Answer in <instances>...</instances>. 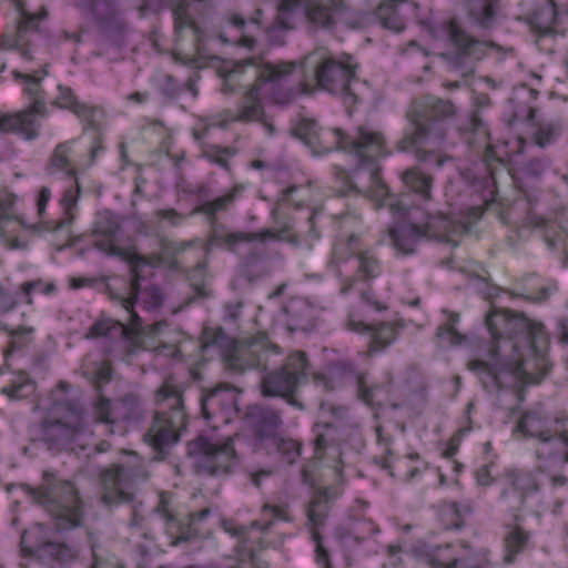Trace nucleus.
Instances as JSON below:
<instances>
[{"label":"nucleus","instance_id":"nucleus-1","mask_svg":"<svg viewBox=\"0 0 568 568\" xmlns=\"http://www.w3.org/2000/svg\"><path fill=\"white\" fill-rule=\"evenodd\" d=\"M486 326L491 336L489 361L468 363L485 388L524 390L548 375L549 337L541 323L524 313L493 307Z\"/></svg>","mask_w":568,"mask_h":568},{"label":"nucleus","instance_id":"nucleus-2","mask_svg":"<svg viewBox=\"0 0 568 568\" xmlns=\"http://www.w3.org/2000/svg\"><path fill=\"white\" fill-rule=\"evenodd\" d=\"M308 376L312 378V385L316 388L333 390L344 386L342 379L351 378L358 383V390H369L364 387L363 379L355 374L351 364L334 363L327 367L326 372L308 373L306 354L303 352L291 354L281 367L264 376L262 390H296L303 386Z\"/></svg>","mask_w":568,"mask_h":568},{"label":"nucleus","instance_id":"nucleus-3","mask_svg":"<svg viewBox=\"0 0 568 568\" xmlns=\"http://www.w3.org/2000/svg\"><path fill=\"white\" fill-rule=\"evenodd\" d=\"M455 114L456 108L449 100L427 95L414 102L406 113L409 125L397 141L396 150H408L417 143L443 142Z\"/></svg>","mask_w":568,"mask_h":568},{"label":"nucleus","instance_id":"nucleus-4","mask_svg":"<svg viewBox=\"0 0 568 568\" xmlns=\"http://www.w3.org/2000/svg\"><path fill=\"white\" fill-rule=\"evenodd\" d=\"M23 490L44 507L54 520L57 530H69L82 525V500L71 481L58 479L53 473L44 471L38 488L23 485Z\"/></svg>","mask_w":568,"mask_h":568},{"label":"nucleus","instance_id":"nucleus-5","mask_svg":"<svg viewBox=\"0 0 568 568\" xmlns=\"http://www.w3.org/2000/svg\"><path fill=\"white\" fill-rule=\"evenodd\" d=\"M239 435L219 438L213 434H199L187 443V456L196 474L211 477L232 475L241 464L235 448Z\"/></svg>","mask_w":568,"mask_h":568},{"label":"nucleus","instance_id":"nucleus-6","mask_svg":"<svg viewBox=\"0 0 568 568\" xmlns=\"http://www.w3.org/2000/svg\"><path fill=\"white\" fill-rule=\"evenodd\" d=\"M305 71L312 72V81L320 89L344 95L346 102H356L349 82L356 75L357 65L346 53L334 58L328 49L317 48L300 62Z\"/></svg>","mask_w":568,"mask_h":568},{"label":"nucleus","instance_id":"nucleus-7","mask_svg":"<svg viewBox=\"0 0 568 568\" xmlns=\"http://www.w3.org/2000/svg\"><path fill=\"white\" fill-rule=\"evenodd\" d=\"M155 402L158 412L143 440L164 458L180 440V434L186 425V414L182 393H156Z\"/></svg>","mask_w":568,"mask_h":568},{"label":"nucleus","instance_id":"nucleus-8","mask_svg":"<svg viewBox=\"0 0 568 568\" xmlns=\"http://www.w3.org/2000/svg\"><path fill=\"white\" fill-rule=\"evenodd\" d=\"M84 406L74 400H57L41 424L42 440L50 449L69 447L88 429Z\"/></svg>","mask_w":568,"mask_h":568},{"label":"nucleus","instance_id":"nucleus-9","mask_svg":"<svg viewBox=\"0 0 568 568\" xmlns=\"http://www.w3.org/2000/svg\"><path fill=\"white\" fill-rule=\"evenodd\" d=\"M345 10V0H282L276 23L290 30L294 27L295 17L302 13L312 30H329Z\"/></svg>","mask_w":568,"mask_h":568},{"label":"nucleus","instance_id":"nucleus-10","mask_svg":"<svg viewBox=\"0 0 568 568\" xmlns=\"http://www.w3.org/2000/svg\"><path fill=\"white\" fill-rule=\"evenodd\" d=\"M16 79H23L26 91L32 99V102L24 109L12 114L0 116V131L4 133H14L26 140H36L40 135L41 120L48 116V108L42 97H40L41 78L37 74H23L13 71Z\"/></svg>","mask_w":568,"mask_h":568},{"label":"nucleus","instance_id":"nucleus-11","mask_svg":"<svg viewBox=\"0 0 568 568\" xmlns=\"http://www.w3.org/2000/svg\"><path fill=\"white\" fill-rule=\"evenodd\" d=\"M515 432L540 443L557 439L562 447V463L568 464V414L565 412L557 413L551 418L542 404H536L523 413Z\"/></svg>","mask_w":568,"mask_h":568},{"label":"nucleus","instance_id":"nucleus-12","mask_svg":"<svg viewBox=\"0 0 568 568\" xmlns=\"http://www.w3.org/2000/svg\"><path fill=\"white\" fill-rule=\"evenodd\" d=\"M339 491L336 487L327 486L314 491L311 500L307 503L306 527L310 537L314 544V560L320 568H335L332 564L331 552L325 544L321 529L325 526L332 509V503L338 497Z\"/></svg>","mask_w":568,"mask_h":568},{"label":"nucleus","instance_id":"nucleus-13","mask_svg":"<svg viewBox=\"0 0 568 568\" xmlns=\"http://www.w3.org/2000/svg\"><path fill=\"white\" fill-rule=\"evenodd\" d=\"M149 477V470L142 465L113 464L102 468L99 473L102 486L101 501L106 506L131 503L134 498L132 488L139 483L146 481Z\"/></svg>","mask_w":568,"mask_h":568},{"label":"nucleus","instance_id":"nucleus-14","mask_svg":"<svg viewBox=\"0 0 568 568\" xmlns=\"http://www.w3.org/2000/svg\"><path fill=\"white\" fill-rule=\"evenodd\" d=\"M447 36L455 48L449 54V63L464 77L474 74L477 62L487 54L489 48L501 51L499 44L470 36L454 19L447 23Z\"/></svg>","mask_w":568,"mask_h":568},{"label":"nucleus","instance_id":"nucleus-15","mask_svg":"<svg viewBox=\"0 0 568 568\" xmlns=\"http://www.w3.org/2000/svg\"><path fill=\"white\" fill-rule=\"evenodd\" d=\"M80 6L91 14L102 40L116 47L125 43L130 26L115 0H81Z\"/></svg>","mask_w":568,"mask_h":568},{"label":"nucleus","instance_id":"nucleus-16","mask_svg":"<svg viewBox=\"0 0 568 568\" xmlns=\"http://www.w3.org/2000/svg\"><path fill=\"white\" fill-rule=\"evenodd\" d=\"M334 133L338 146L355 155L361 165H373L378 159L389 154L385 135L369 126H357L351 135L341 130H335Z\"/></svg>","mask_w":568,"mask_h":568},{"label":"nucleus","instance_id":"nucleus-17","mask_svg":"<svg viewBox=\"0 0 568 568\" xmlns=\"http://www.w3.org/2000/svg\"><path fill=\"white\" fill-rule=\"evenodd\" d=\"M290 222L280 225L278 229H264L260 232L230 231L223 225L212 229L209 242L210 245L223 247L230 252H237L240 245L250 242H265L267 240H282L285 234L292 231Z\"/></svg>","mask_w":568,"mask_h":568},{"label":"nucleus","instance_id":"nucleus-18","mask_svg":"<svg viewBox=\"0 0 568 568\" xmlns=\"http://www.w3.org/2000/svg\"><path fill=\"white\" fill-rule=\"evenodd\" d=\"M144 410L139 398L129 393L119 400L100 395L93 405V417L97 423L115 424L118 422H136L143 418Z\"/></svg>","mask_w":568,"mask_h":568},{"label":"nucleus","instance_id":"nucleus-19","mask_svg":"<svg viewBox=\"0 0 568 568\" xmlns=\"http://www.w3.org/2000/svg\"><path fill=\"white\" fill-rule=\"evenodd\" d=\"M212 346L223 351V359L227 369L243 373L246 368L257 367L258 361L251 356L247 349H240L236 343L229 338L223 329H205L201 343V351L204 352Z\"/></svg>","mask_w":568,"mask_h":568},{"label":"nucleus","instance_id":"nucleus-20","mask_svg":"<svg viewBox=\"0 0 568 568\" xmlns=\"http://www.w3.org/2000/svg\"><path fill=\"white\" fill-rule=\"evenodd\" d=\"M122 225L118 215L109 210L99 211L91 225L90 235L93 246L100 252L112 255H123V247L119 246Z\"/></svg>","mask_w":568,"mask_h":568},{"label":"nucleus","instance_id":"nucleus-21","mask_svg":"<svg viewBox=\"0 0 568 568\" xmlns=\"http://www.w3.org/2000/svg\"><path fill=\"white\" fill-rule=\"evenodd\" d=\"M245 416L250 420L254 437L258 443L271 447L280 437V429L283 423L280 415L274 410L260 406H250Z\"/></svg>","mask_w":568,"mask_h":568},{"label":"nucleus","instance_id":"nucleus-22","mask_svg":"<svg viewBox=\"0 0 568 568\" xmlns=\"http://www.w3.org/2000/svg\"><path fill=\"white\" fill-rule=\"evenodd\" d=\"M519 515H514L513 523L504 525L503 534V561L514 564L517 557L531 548V534L519 524Z\"/></svg>","mask_w":568,"mask_h":568},{"label":"nucleus","instance_id":"nucleus-23","mask_svg":"<svg viewBox=\"0 0 568 568\" xmlns=\"http://www.w3.org/2000/svg\"><path fill=\"white\" fill-rule=\"evenodd\" d=\"M41 21L36 18L17 20L13 27L7 28L1 37L0 48L17 50L26 60H32L30 47V32H38Z\"/></svg>","mask_w":568,"mask_h":568},{"label":"nucleus","instance_id":"nucleus-24","mask_svg":"<svg viewBox=\"0 0 568 568\" xmlns=\"http://www.w3.org/2000/svg\"><path fill=\"white\" fill-rule=\"evenodd\" d=\"M260 91L261 87L258 84H253L245 91L240 104V111L233 118V121L243 123L260 122L268 134H274L275 126L266 118Z\"/></svg>","mask_w":568,"mask_h":568},{"label":"nucleus","instance_id":"nucleus-25","mask_svg":"<svg viewBox=\"0 0 568 568\" xmlns=\"http://www.w3.org/2000/svg\"><path fill=\"white\" fill-rule=\"evenodd\" d=\"M79 192L80 185L78 182L77 191H74L72 187L67 189L62 199L60 200V204L63 209V215L54 221H41L32 224L31 227L33 229V232L41 234L43 232L58 233L67 230L74 221V214L72 210L77 205Z\"/></svg>","mask_w":568,"mask_h":568},{"label":"nucleus","instance_id":"nucleus-26","mask_svg":"<svg viewBox=\"0 0 568 568\" xmlns=\"http://www.w3.org/2000/svg\"><path fill=\"white\" fill-rule=\"evenodd\" d=\"M347 327L356 333L369 334L372 337L369 344L372 352H379L385 349L388 345L395 342L397 334L394 325L390 323H379L378 325H373L351 318L347 323Z\"/></svg>","mask_w":568,"mask_h":568},{"label":"nucleus","instance_id":"nucleus-27","mask_svg":"<svg viewBox=\"0 0 568 568\" xmlns=\"http://www.w3.org/2000/svg\"><path fill=\"white\" fill-rule=\"evenodd\" d=\"M399 179L404 187L415 194L424 202L433 200L434 178L432 174L424 172L419 166L413 165L405 169Z\"/></svg>","mask_w":568,"mask_h":568},{"label":"nucleus","instance_id":"nucleus-28","mask_svg":"<svg viewBox=\"0 0 568 568\" xmlns=\"http://www.w3.org/2000/svg\"><path fill=\"white\" fill-rule=\"evenodd\" d=\"M419 226L424 237L446 242L450 241V234L462 232L464 229L459 222L444 214L429 215Z\"/></svg>","mask_w":568,"mask_h":568},{"label":"nucleus","instance_id":"nucleus-29","mask_svg":"<svg viewBox=\"0 0 568 568\" xmlns=\"http://www.w3.org/2000/svg\"><path fill=\"white\" fill-rule=\"evenodd\" d=\"M468 19L480 29H490L499 9L498 0H468L465 4Z\"/></svg>","mask_w":568,"mask_h":568},{"label":"nucleus","instance_id":"nucleus-30","mask_svg":"<svg viewBox=\"0 0 568 568\" xmlns=\"http://www.w3.org/2000/svg\"><path fill=\"white\" fill-rule=\"evenodd\" d=\"M393 246L404 255L413 254L423 233L418 224L409 223L388 230Z\"/></svg>","mask_w":568,"mask_h":568},{"label":"nucleus","instance_id":"nucleus-31","mask_svg":"<svg viewBox=\"0 0 568 568\" xmlns=\"http://www.w3.org/2000/svg\"><path fill=\"white\" fill-rule=\"evenodd\" d=\"M361 250V241L357 235L349 234L346 237L338 239L334 243L332 254L327 263L328 268L341 275V264L348 261L352 256L357 257Z\"/></svg>","mask_w":568,"mask_h":568},{"label":"nucleus","instance_id":"nucleus-32","mask_svg":"<svg viewBox=\"0 0 568 568\" xmlns=\"http://www.w3.org/2000/svg\"><path fill=\"white\" fill-rule=\"evenodd\" d=\"M505 476L515 491V503L511 505L515 509L523 506L526 495L538 490L537 480L529 471L509 469L505 473Z\"/></svg>","mask_w":568,"mask_h":568},{"label":"nucleus","instance_id":"nucleus-33","mask_svg":"<svg viewBox=\"0 0 568 568\" xmlns=\"http://www.w3.org/2000/svg\"><path fill=\"white\" fill-rule=\"evenodd\" d=\"M241 274L250 282L258 281L272 272L268 256L263 251H252L244 256L240 265Z\"/></svg>","mask_w":568,"mask_h":568},{"label":"nucleus","instance_id":"nucleus-34","mask_svg":"<svg viewBox=\"0 0 568 568\" xmlns=\"http://www.w3.org/2000/svg\"><path fill=\"white\" fill-rule=\"evenodd\" d=\"M58 89L59 95L55 98L53 104L62 109L71 110L80 119L92 124L97 109L84 103H80L70 88L59 85Z\"/></svg>","mask_w":568,"mask_h":568},{"label":"nucleus","instance_id":"nucleus-35","mask_svg":"<svg viewBox=\"0 0 568 568\" xmlns=\"http://www.w3.org/2000/svg\"><path fill=\"white\" fill-rule=\"evenodd\" d=\"M40 534V528H33L24 531L21 537V551L26 555H33L38 551L44 550L48 554L54 556L57 559H62L69 551V549L61 544H54L51 541L31 542V538Z\"/></svg>","mask_w":568,"mask_h":568},{"label":"nucleus","instance_id":"nucleus-36","mask_svg":"<svg viewBox=\"0 0 568 568\" xmlns=\"http://www.w3.org/2000/svg\"><path fill=\"white\" fill-rule=\"evenodd\" d=\"M295 68V62H263L256 67L254 75L262 83H281Z\"/></svg>","mask_w":568,"mask_h":568},{"label":"nucleus","instance_id":"nucleus-37","mask_svg":"<svg viewBox=\"0 0 568 568\" xmlns=\"http://www.w3.org/2000/svg\"><path fill=\"white\" fill-rule=\"evenodd\" d=\"M402 2L404 0H385L377 8L376 18L385 29L394 32L405 29V21L397 10V4Z\"/></svg>","mask_w":568,"mask_h":568},{"label":"nucleus","instance_id":"nucleus-38","mask_svg":"<svg viewBox=\"0 0 568 568\" xmlns=\"http://www.w3.org/2000/svg\"><path fill=\"white\" fill-rule=\"evenodd\" d=\"M17 201L16 194L12 192H9L6 189H0V235H6L8 233L7 225L11 223L12 221H17L19 224H21L26 229H30L33 231L31 225H28L24 223V221L16 216L12 213V207Z\"/></svg>","mask_w":568,"mask_h":568},{"label":"nucleus","instance_id":"nucleus-39","mask_svg":"<svg viewBox=\"0 0 568 568\" xmlns=\"http://www.w3.org/2000/svg\"><path fill=\"white\" fill-rule=\"evenodd\" d=\"M243 191L244 185L236 184L226 194L202 203L196 212L214 217L216 213L227 210Z\"/></svg>","mask_w":568,"mask_h":568},{"label":"nucleus","instance_id":"nucleus-40","mask_svg":"<svg viewBox=\"0 0 568 568\" xmlns=\"http://www.w3.org/2000/svg\"><path fill=\"white\" fill-rule=\"evenodd\" d=\"M313 432L315 433L314 447L316 455L327 446L337 444L341 438L339 426L333 422L316 423Z\"/></svg>","mask_w":568,"mask_h":568},{"label":"nucleus","instance_id":"nucleus-41","mask_svg":"<svg viewBox=\"0 0 568 568\" xmlns=\"http://www.w3.org/2000/svg\"><path fill=\"white\" fill-rule=\"evenodd\" d=\"M427 143H417L408 150H399L400 152H414L417 162L419 163H433L435 168L440 169L447 162H450L453 158L443 152L427 149Z\"/></svg>","mask_w":568,"mask_h":568},{"label":"nucleus","instance_id":"nucleus-42","mask_svg":"<svg viewBox=\"0 0 568 568\" xmlns=\"http://www.w3.org/2000/svg\"><path fill=\"white\" fill-rule=\"evenodd\" d=\"M128 328L120 322H113L111 320H102L95 322L87 333L88 338L94 337H120L125 338Z\"/></svg>","mask_w":568,"mask_h":568},{"label":"nucleus","instance_id":"nucleus-43","mask_svg":"<svg viewBox=\"0 0 568 568\" xmlns=\"http://www.w3.org/2000/svg\"><path fill=\"white\" fill-rule=\"evenodd\" d=\"M458 321L459 314L450 313L448 321L437 328L436 336L443 346L460 345L466 339L455 327Z\"/></svg>","mask_w":568,"mask_h":568},{"label":"nucleus","instance_id":"nucleus-44","mask_svg":"<svg viewBox=\"0 0 568 568\" xmlns=\"http://www.w3.org/2000/svg\"><path fill=\"white\" fill-rule=\"evenodd\" d=\"M357 275L362 280L375 278L381 274V263L372 251L361 250L357 255Z\"/></svg>","mask_w":568,"mask_h":568},{"label":"nucleus","instance_id":"nucleus-45","mask_svg":"<svg viewBox=\"0 0 568 568\" xmlns=\"http://www.w3.org/2000/svg\"><path fill=\"white\" fill-rule=\"evenodd\" d=\"M281 455L282 462L292 465L301 456L302 444L292 438L278 437L271 446Z\"/></svg>","mask_w":568,"mask_h":568},{"label":"nucleus","instance_id":"nucleus-46","mask_svg":"<svg viewBox=\"0 0 568 568\" xmlns=\"http://www.w3.org/2000/svg\"><path fill=\"white\" fill-rule=\"evenodd\" d=\"M313 91L312 84L305 79L297 87L290 88L287 90H275L272 94L274 103L280 105H286L296 100L302 94H307Z\"/></svg>","mask_w":568,"mask_h":568},{"label":"nucleus","instance_id":"nucleus-47","mask_svg":"<svg viewBox=\"0 0 568 568\" xmlns=\"http://www.w3.org/2000/svg\"><path fill=\"white\" fill-rule=\"evenodd\" d=\"M32 333V327L24 326H19L16 329L9 331L10 342L4 352V355L8 357L9 355L17 351H22L27 348L32 341L30 337Z\"/></svg>","mask_w":568,"mask_h":568},{"label":"nucleus","instance_id":"nucleus-48","mask_svg":"<svg viewBox=\"0 0 568 568\" xmlns=\"http://www.w3.org/2000/svg\"><path fill=\"white\" fill-rule=\"evenodd\" d=\"M527 223L534 229L542 230V236L549 250H555L557 247V232L554 223H550L542 216L537 215H530L527 219Z\"/></svg>","mask_w":568,"mask_h":568},{"label":"nucleus","instance_id":"nucleus-49","mask_svg":"<svg viewBox=\"0 0 568 568\" xmlns=\"http://www.w3.org/2000/svg\"><path fill=\"white\" fill-rule=\"evenodd\" d=\"M320 416L326 422H333L341 427V423L346 422L348 418V408L343 405H337L331 402H322L320 404Z\"/></svg>","mask_w":568,"mask_h":568},{"label":"nucleus","instance_id":"nucleus-50","mask_svg":"<svg viewBox=\"0 0 568 568\" xmlns=\"http://www.w3.org/2000/svg\"><path fill=\"white\" fill-rule=\"evenodd\" d=\"M253 65L252 60H244L234 63L231 68H223L224 84L222 88L223 93H232L235 91L236 78L244 73L246 67Z\"/></svg>","mask_w":568,"mask_h":568},{"label":"nucleus","instance_id":"nucleus-51","mask_svg":"<svg viewBox=\"0 0 568 568\" xmlns=\"http://www.w3.org/2000/svg\"><path fill=\"white\" fill-rule=\"evenodd\" d=\"M235 153L236 151L232 148H222L219 145H209L203 151V155L207 161L227 171L230 170L229 158L235 155Z\"/></svg>","mask_w":568,"mask_h":568},{"label":"nucleus","instance_id":"nucleus-52","mask_svg":"<svg viewBox=\"0 0 568 568\" xmlns=\"http://www.w3.org/2000/svg\"><path fill=\"white\" fill-rule=\"evenodd\" d=\"M71 151V143L70 142H63V143H59L50 160H49V163H48V166H47V170L50 172V173H53L58 170H62L64 169L65 166H68L69 164V153Z\"/></svg>","mask_w":568,"mask_h":568},{"label":"nucleus","instance_id":"nucleus-53","mask_svg":"<svg viewBox=\"0 0 568 568\" xmlns=\"http://www.w3.org/2000/svg\"><path fill=\"white\" fill-rule=\"evenodd\" d=\"M123 252H124L123 255H115V256L120 257L121 260H123L130 264L131 278H135V276H136V280H141L139 266L140 265H152L153 262L151 261L150 257L142 256L133 250L123 248Z\"/></svg>","mask_w":568,"mask_h":568},{"label":"nucleus","instance_id":"nucleus-54","mask_svg":"<svg viewBox=\"0 0 568 568\" xmlns=\"http://www.w3.org/2000/svg\"><path fill=\"white\" fill-rule=\"evenodd\" d=\"M114 377V369L110 362H101L92 374V384L97 390L105 387Z\"/></svg>","mask_w":568,"mask_h":568},{"label":"nucleus","instance_id":"nucleus-55","mask_svg":"<svg viewBox=\"0 0 568 568\" xmlns=\"http://www.w3.org/2000/svg\"><path fill=\"white\" fill-rule=\"evenodd\" d=\"M20 291L24 296L27 304H32L31 294L33 292H41L43 294H51L55 291L53 283H44L41 280L24 282L20 286Z\"/></svg>","mask_w":568,"mask_h":568},{"label":"nucleus","instance_id":"nucleus-56","mask_svg":"<svg viewBox=\"0 0 568 568\" xmlns=\"http://www.w3.org/2000/svg\"><path fill=\"white\" fill-rule=\"evenodd\" d=\"M293 134L305 144L311 145L316 135V122L308 119H302L293 129Z\"/></svg>","mask_w":568,"mask_h":568},{"label":"nucleus","instance_id":"nucleus-57","mask_svg":"<svg viewBox=\"0 0 568 568\" xmlns=\"http://www.w3.org/2000/svg\"><path fill=\"white\" fill-rule=\"evenodd\" d=\"M468 130H470L475 135V139H471L470 136L465 135L464 139L468 144H474L477 141L486 142V140L489 136L488 131L485 128L481 119L476 114H474L471 116L469 124H468Z\"/></svg>","mask_w":568,"mask_h":568},{"label":"nucleus","instance_id":"nucleus-58","mask_svg":"<svg viewBox=\"0 0 568 568\" xmlns=\"http://www.w3.org/2000/svg\"><path fill=\"white\" fill-rule=\"evenodd\" d=\"M205 274V265L202 263H199L191 272V280L193 281V288L195 292V295L197 297H207L210 296V292L206 290V286L203 282Z\"/></svg>","mask_w":568,"mask_h":568},{"label":"nucleus","instance_id":"nucleus-59","mask_svg":"<svg viewBox=\"0 0 568 568\" xmlns=\"http://www.w3.org/2000/svg\"><path fill=\"white\" fill-rule=\"evenodd\" d=\"M140 293V280L131 278L129 283V296L126 297H119V301L123 308H125L126 312H129L133 317L138 318V315L133 313V306L135 302L138 301V296Z\"/></svg>","mask_w":568,"mask_h":568},{"label":"nucleus","instance_id":"nucleus-60","mask_svg":"<svg viewBox=\"0 0 568 568\" xmlns=\"http://www.w3.org/2000/svg\"><path fill=\"white\" fill-rule=\"evenodd\" d=\"M558 134L557 128L551 123H544L535 132V141L539 146L551 143Z\"/></svg>","mask_w":568,"mask_h":568},{"label":"nucleus","instance_id":"nucleus-61","mask_svg":"<svg viewBox=\"0 0 568 568\" xmlns=\"http://www.w3.org/2000/svg\"><path fill=\"white\" fill-rule=\"evenodd\" d=\"M298 305L296 303H291L286 312L288 313L291 317L292 324H294L298 328H304L308 323V317L304 316L302 311H305L307 314L311 313L310 308L306 305H301V307H297Z\"/></svg>","mask_w":568,"mask_h":568},{"label":"nucleus","instance_id":"nucleus-62","mask_svg":"<svg viewBox=\"0 0 568 568\" xmlns=\"http://www.w3.org/2000/svg\"><path fill=\"white\" fill-rule=\"evenodd\" d=\"M14 9L18 12V19L17 20H24L27 18H36L38 21H43L48 18L49 11L45 7H41L38 12L32 13L29 10H27L26 4L23 0H14Z\"/></svg>","mask_w":568,"mask_h":568},{"label":"nucleus","instance_id":"nucleus-63","mask_svg":"<svg viewBox=\"0 0 568 568\" xmlns=\"http://www.w3.org/2000/svg\"><path fill=\"white\" fill-rule=\"evenodd\" d=\"M547 166V162L542 159H530L521 168V173L525 176L537 179L546 171Z\"/></svg>","mask_w":568,"mask_h":568},{"label":"nucleus","instance_id":"nucleus-64","mask_svg":"<svg viewBox=\"0 0 568 568\" xmlns=\"http://www.w3.org/2000/svg\"><path fill=\"white\" fill-rule=\"evenodd\" d=\"M145 305L149 308H159L162 306L164 301V294L162 290L155 285H151L145 290Z\"/></svg>","mask_w":568,"mask_h":568}]
</instances>
